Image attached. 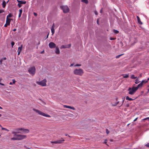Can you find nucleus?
Instances as JSON below:
<instances>
[{"mask_svg":"<svg viewBox=\"0 0 149 149\" xmlns=\"http://www.w3.org/2000/svg\"><path fill=\"white\" fill-rule=\"evenodd\" d=\"M84 73L83 70L80 68L76 69L73 71V73L74 74L80 76H81Z\"/></svg>","mask_w":149,"mask_h":149,"instance_id":"nucleus-1","label":"nucleus"},{"mask_svg":"<svg viewBox=\"0 0 149 149\" xmlns=\"http://www.w3.org/2000/svg\"><path fill=\"white\" fill-rule=\"evenodd\" d=\"M33 110L40 115H41L46 117H51V116L49 115L46 114L38 109H36L34 108H33Z\"/></svg>","mask_w":149,"mask_h":149,"instance_id":"nucleus-2","label":"nucleus"},{"mask_svg":"<svg viewBox=\"0 0 149 149\" xmlns=\"http://www.w3.org/2000/svg\"><path fill=\"white\" fill-rule=\"evenodd\" d=\"M137 89L135 87H133L132 88H129L128 89V91H129L128 94L131 95H133L136 91Z\"/></svg>","mask_w":149,"mask_h":149,"instance_id":"nucleus-3","label":"nucleus"},{"mask_svg":"<svg viewBox=\"0 0 149 149\" xmlns=\"http://www.w3.org/2000/svg\"><path fill=\"white\" fill-rule=\"evenodd\" d=\"M47 80L45 79L40 81H37L36 83L37 84L39 85L42 86H47Z\"/></svg>","mask_w":149,"mask_h":149,"instance_id":"nucleus-4","label":"nucleus"},{"mask_svg":"<svg viewBox=\"0 0 149 149\" xmlns=\"http://www.w3.org/2000/svg\"><path fill=\"white\" fill-rule=\"evenodd\" d=\"M16 130L21 131L22 132H17L20 133H27L29 132V130L28 129H24L23 128H18L15 130Z\"/></svg>","mask_w":149,"mask_h":149,"instance_id":"nucleus-5","label":"nucleus"},{"mask_svg":"<svg viewBox=\"0 0 149 149\" xmlns=\"http://www.w3.org/2000/svg\"><path fill=\"white\" fill-rule=\"evenodd\" d=\"M28 72L30 74L33 75L36 72V69L34 67H31L29 69Z\"/></svg>","mask_w":149,"mask_h":149,"instance_id":"nucleus-6","label":"nucleus"},{"mask_svg":"<svg viewBox=\"0 0 149 149\" xmlns=\"http://www.w3.org/2000/svg\"><path fill=\"white\" fill-rule=\"evenodd\" d=\"M61 8L65 13L68 12L69 10V9L67 6H62Z\"/></svg>","mask_w":149,"mask_h":149,"instance_id":"nucleus-7","label":"nucleus"},{"mask_svg":"<svg viewBox=\"0 0 149 149\" xmlns=\"http://www.w3.org/2000/svg\"><path fill=\"white\" fill-rule=\"evenodd\" d=\"M17 138H18V140H22V139L26 138V136L22 134H18L17 135Z\"/></svg>","mask_w":149,"mask_h":149,"instance_id":"nucleus-8","label":"nucleus"},{"mask_svg":"<svg viewBox=\"0 0 149 149\" xmlns=\"http://www.w3.org/2000/svg\"><path fill=\"white\" fill-rule=\"evenodd\" d=\"M49 46L50 48L52 49L56 47V45L54 43L51 42L49 43Z\"/></svg>","mask_w":149,"mask_h":149,"instance_id":"nucleus-9","label":"nucleus"},{"mask_svg":"<svg viewBox=\"0 0 149 149\" xmlns=\"http://www.w3.org/2000/svg\"><path fill=\"white\" fill-rule=\"evenodd\" d=\"M71 44H69V45H62L61 47L60 48L61 49L65 48H69L71 47Z\"/></svg>","mask_w":149,"mask_h":149,"instance_id":"nucleus-10","label":"nucleus"},{"mask_svg":"<svg viewBox=\"0 0 149 149\" xmlns=\"http://www.w3.org/2000/svg\"><path fill=\"white\" fill-rule=\"evenodd\" d=\"M63 107L64 108H67L68 109H72L73 110H74L75 109V108L73 107H72L69 106H67L66 105H64Z\"/></svg>","mask_w":149,"mask_h":149,"instance_id":"nucleus-11","label":"nucleus"},{"mask_svg":"<svg viewBox=\"0 0 149 149\" xmlns=\"http://www.w3.org/2000/svg\"><path fill=\"white\" fill-rule=\"evenodd\" d=\"M16 129H15L14 130L16 131V132L13 131L12 132V134H14V136H15L17 137V133H18L17 132H19V131L16 130H15Z\"/></svg>","mask_w":149,"mask_h":149,"instance_id":"nucleus-12","label":"nucleus"},{"mask_svg":"<svg viewBox=\"0 0 149 149\" xmlns=\"http://www.w3.org/2000/svg\"><path fill=\"white\" fill-rule=\"evenodd\" d=\"M10 20H11V19H10L6 18V23L8 24V25H9L10 24Z\"/></svg>","mask_w":149,"mask_h":149,"instance_id":"nucleus-13","label":"nucleus"},{"mask_svg":"<svg viewBox=\"0 0 149 149\" xmlns=\"http://www.w3.org/2000/svg\"><path fill=\"white\" fill-rule=\"evenodd\" d=\"M136 17L137 19L138 22L139 24H142V22H141L140 18L138 16H137Z\"/></svg>","mask_w":149,"mask_h":149,"instance_id":"nucleus-14","label":"nucleus"},{"mask_svg":"<svg viewBox=\"0 0 149 149\" xmlns=\"http://www.w3.org/2000/svg\"><path fill=\"white\" fill-rule=\"evenodd\" d=\"M55 53L57 54H59L60 53V51L58 47H56V48Z\"/></svg>","mask_w":149,"mask_h":149,"instance_id":"nucleus-15","label":"nucleus"},{"mask_svg":"<svg viewBox=\"0 0 149 149\" xmlns=\"http://www.w3.org/2000/svg\"><path fill=\"white\" fill-rule=\"evenodd\" d=\"M143 84H142L141 83L139 84L137 87H136V89L138 90V88L140 87H142Z\"/></svg>","mask_w":149,"mask_h":149,"instance_id":"nucleus-16","label":"nucleus"},{"mask_svg":"<svg viewBox=\"0 0 149 149\" xmlns=\"http://www.w3.org/2000/svg\"><path fill=\"white\" fill-rule=\"evenodd\" d=\"M61 139H62V140H57V143L60 144L64 141L65 140L63 138H61Z\"/></svg>","mask_w":149,"mask_h":149,"instance_id":"nucleus-17","label":"nucleus"},{"mask_svg":"<svg viewBox=\"0 0 149 149\" xmlns=\"http://www.w3.org/2000/svg\"><path fill=\"white\" fill-rule=\"evenodd\" d=\"M11 140H18V138L17 137L14 136L11 139Z\"/></svg>","mask_w":149,"mask_h":149,"instance_id":"nucleus-18","label":"nucleus"},{"mask_svg":"<svg viewBox=\"0 0 149 149\" xmlns=\"http://www.w3.org/2000/svg\"><path fill=\"white\" fill-rule=\"evenodd\" d=\"M126 100H128L130 101H131L134 100V99H132V98H130L128 96H126Z\"/></svg>","mask_w":149,"mask_h":149,"instance_id":"nucleus-19","label":"nucleus"},{"mask_svg":"<svg viewBox=\"0 0 149 149\" xmlns=\"http://www.w3.org/2000/svg\"><path fill=\"white\" fill-rule=\"evenodd\" d=\"M18 2L19 3H20V4H25L26 2L25 1H18Z\"/></svg>","mask_w":149,"mask_h":149,"instance_id":"nucleus-20","label":"nucleus"},{"mask_svg":"<svg viewBox=\"0 0 149 149\" xmlns=\"http://www.w3.org/2000/svg\"><path fill=\"white\" fill-rule=\"evenodd\" d=\"M6 2L5 1H3L2 2V5L3 6V8H4L6 6Z\"/></svg>","mask_w":149,"mask_h":149,"instance_id":"nucleus-21","label":"nucleus"},{"mask_svg":"<svg viewBox=\"0 0 149 149\" xmlns=\"http://www.w3.org/2000/svg\"><path fill=\"white\" fill-rule=\"evenodd\" d=\"M22 45L20 47H18V50L17 51L21 52V51H22Z\"/></svg>","mask_w":149,"mask_h":149,"instance_id":"nucleus-22","label":"nucleus"},{"mask_svg":"<svg viewBox=\"0 0 149 149\" xmlns=\"http://www.w3.org/2000/svg\"><path fill=\"white\" fill-rule=\"evenodd\" d=\"M51 32L52 33V34L53 35L55 32V30L54 28H51Z\"/></svg>","mask_w":149,"mask_h":149,"instance_id":"nucleus-23","label":"nucleus"},{"mask_svg":"<svg viewBox=\"0 0 149 149\" xmlns=\"http://www.w3.org/2000/svg\"><path fill=\"white\" fill-rule=\"evenodd\" d=\"M123 75L124 78H127L129 77V75L128 74H123Z\"/></svg>","mask_w":149,"mask_h":149,"instance_id":"nucleus-24","label":"nucleus"},{"mask_svg":"<svg viewBox=\"0 0 149 149\" xmlns=\"http://www.w3.org/2000/svg\"><path fill=\"white\" fill-rule=\"evenodd\" d=\"M147 82H148V81H145L144 80H143L141 81V83L143 84H144L146 83Z\"/></svg>","mask_w":149,"mask_h":149,"instance_id":"nucleus-25","label":"nucleus"},{"mask_svg":"<svg viewBox=\"0 0 149 149\" xmlns=\"http://www.w3.org/2000/svg\"><path fill=\"white\" fill-rule=\"evenodd\" d=\"M135 83L136 84H138L139 83V79L138 78H137L135 80Z\"/></svg>","mask_w":149,"mask_h":149,"instance_id":"nucleus-26","label":"nucleus"},{"mask_svg":"<svg viewBox=\"0 0 149 149\" xmlns=\"http://www.w3.org/2000/svg\"><path fill=\"white\" fill-rule=\"evenodd\" d=\"M12 16V15L11 14H9L7 16L6 18L9 19L8 17H11Z\"/></svg>","mask_w":149,"mask_h":149,"instance_id":"nucleus-27","label":"nucleus"},{"mask_svg":"<svg viewBox=\"0 0 149 149\" xmlns=\"http://www.w3.org/2000/svg\"><path fill=\"white\" fill-rule=\"evenodd\" d=\"M131 78L132 79H135L137 78L136 77H135L134 75H132L131 77Z\"/></svg>","mask_w":149,"mask_h":149,"instance_id":"nucleus-28","label":"nucleus"},{"mask_svg":"<svg viewBox=\"0 0 149 149\" xmlns=\"http://www.w3.org/2000/svg\"><path fill=\"white\" fill-rule=\"evenodd\" d=\"M81 1L84 2L86 3H87L88 2V0H81Z\"/></svg>","mask_w":149,"mask_h":149,"instance_id":"nucleus-29","label":"nucleus"},{"mask_svg":"<svg viewBox=\"0 0 149 149\" xmlns=\"http://www.w3.org/2000/svg\"><path fill=\"white\" fill-rule=\"evenodd\" d=\"M123 54H120L119 55H118V56H117L116 57V58H119L121 56H122V55H123Z\"/></svg>","mask_w":149,"mask_h":149,"instance_id":"nucleus-30","label":"nucleus"},{"mask_svg":"<svg viewBox=\"0 0 149 149\" xmlns=\"http://www.w3.org/2000/svg\"><path fill=\"white\" fill-rule=\"evenodd\" d=\"M2 130H5V131H9V130H8L5 128H4V127H2Z\"/></svg>","mask_w":149,"mask_h":149,"instance_id":"nucleus-31","label":"nucleus"},{"mask_svg":"<svg viewBox=\"0 0 149 149\" xmlns=\"http://www.w3.org/2000/svg\"><path fill=\"white\" fill-rule=\"evenodd\" d=\"M113 32L115 33H119V31L117 30H114Z\"/></svg>","mask_w":149,"mask_h":149,"instance_id":"nucleus-32","label":"nucleus"},{"mask_svg":"<svg viewBox=\"0 0 149 149\" xmlns=\"http://www.w3.org/2000/svg\"><path fill=\"white\" fill-rule=\"evenodd\" d=\"M81 65L80 64H76L74 65V66L75 67H79L81 66Z\"/></svg>","mask_w":149,"mask_h":149,"instance_id":"nucleus-33","label":"nucleus"},{"mask_svg":"<svg viewBox=\"0 0 149 149\" xmlns=\"http://www.w3.org/2000/svg\"><path fill=\"white\" fill-rule=\"evenodd\" d=\"M119 103V102L118 101L115 104L112 105V106H116Z\"/></svg>","mask_w":149,"mask_h":149,"instance_id":"nucleus-34","label":"nucleus"},{"mask_svg":"<svg viewBox=\"0 0 149 149\" xmlns=\"http://www.w3.org/2000/svg\"><path fill=\"white\" fill-rule=\"evenodd\" d=\"M51 143H54L55 144H57V141H51Z\"/></svg>","mask_w":149,"mask_h":149,"instance_id":"nucleus-35","label":"nucleus"},{"mask_svg":"<svg viewBox=\"0 0 149 149\" xmlns=\"http://www.w3.org/2000/svg\"><path fill=\"white\" fill-rule=\"evenodd\" d=\"M14 44H15V42H14L12 41L11 42V45L12 47H13V46H14Z\"/></svg>","mask_w":149,"mask_h":149,"instance_id":"nucleus-36","label":"nucleus"},{"mask_svg":"<svg viewBox=\"0 0 149 149\" xmlns=\"http://www.w3.org/2000/svg\"><path fill=\"white\" fill-rule=\"evenodd\" d=\"M106 132L107 134H108L109 133V131L107 129H106Z\"/></svg>","mask_w":149,"mask_h":149,"instance_id":"nucleus-37","label":"nucleus"},{"mask_svg":"<svg viewBox=\"0 0 149 149\" xmlns=\"http://www.w3.org/2000/svg\"><path fill=\"white\" fill-rule=\"evenodd\" d=\"M4 12V10H0V14L3 13Z\"/></svg>","mask_w":149,"mask_h":149,"instance_id":"nucleus-38","label":"nucleus"},{"mask_svg":"<svg viewBox=\"0 0 149 149\" xmlns=\"http://www.w3.org/2000/svg\"><path fill=\"white\" fill-rule=\"evenodd\" d=\"M107 139H105V141L104 142V143L105 144H106L107 145H108L107 143Z\"/></svg>","mask_w":149,"mask_h":149,"instance_id":"nucleus-39","label":"nucleus"},{"mask_svg":"<svg viewBox=\"0 0 149 149\" xmlns=\"http://www.w3.org/2000/svg\"><path fill=\"white\" fill-rule=\"evenodd\" d=\"M19 13H20L22 14V9H20L19 10Z\"/></svg>","mask_w":149,"mask_h":149,"instance_id":"nucleus-40","label":"nucleus"},{"mask_svg":"<svg viewBox=\"0 0 149 149\" xmlns=\"http://www.w3.org/2000/svg\"><path fill=\"white\" fill-rule=\"evenodd\" d=\"M21 4H20V3H19L18 4V7H19V8H20L21 7Z\"/></svg>","mask_w":149,"mask_h":149,"instance_id":"nucleus-41","label":"nucleus"},{"mask_svg":"<svg viewBox=\"0 0 149 149\" xmlns=\"http://www.w3.org/2000/svg\"><path fill=\"white\" fill-rule=\"evenodd\" d=\"M3 59H1L0 60V64H1L2 63V61H3Z\"/></svg>","mask_w":149,"mask_h":149,"instance_id":"nucleus-42","label":"nucleus"},{"mask_svg":"<svg viewBox=\"0 0 149 149\" xmlns=\"http://www.w3.org/2000/svg\"><path fill=\"white\" fill-rule=\"evenodd\" d=\"M12 81H13V84H14L16 82V81L14 79H13Z\"/></svg>","mask_w":149,"mask_h":149,"instance_id":"nucleus-43","label":"nucleus"},{"mask_svg":"<svg viewBox=\"0 0 149 149\" xmlns=\"http://www.w3.org/2000/svg\"><path fill=\"white\" fill-rule=\"evenodd\" d=\"M116 39V38H110V40H114Z\"/></svg>","mask_w":149,"mask_h":149,"instance_id":"nucleus-44","label":"nucleus"},{"mask_svg":"<svg viewBox=\"0 0 149 149\" xmlns=\"http://www.w3.org/2000/svg\"><path fill=\"white\" fill-rule=\"evenodd\" d=\"M22 14L20 13H19V15H18V17L20 18V17L21 15Z\"/></svg>","mask_w":149,"mask_h":149,"instance_id":"nucleus-45","label":"nucleus"},{"mask_svg":"<svg viewBox=\"0 0 149 149\" xmlns=\"http://www.w3.org/2000/svg\"><path fill=\"white\" fill-rule=\"evenodd\" d=\"M8 25V24H7V23H6V24H5L4 26L5 27H7V26Z\"/></svg>","mask_w":149,"mask_h":149,"instance_id":"nucleus-46","label":"nucleus"},{"mask_svg":"<svg viewBox=\"0 0 149 149\" xmlns=\"http://www.w3.org/2000/svg\"><path fill=\"white\" fill-rule=\"evenodd\" d=\"M142 76V74L141 73L140 74L139 76V77H138V78L141 77Z\"/></svg>","mask_w":149,"mask_h":149,"instance_id":"nucleus-47","label":"nucleus"},{"mask_svg":"<svg viewBox=\"0 0 149 149\" xmlns=\"http://www.w3.org/2000/svg\"><path fill=\"white\" fill-rule=\"evenodd\" d=\"M54 23L52 25V27H51V28H54Z\"/></svg>","mask_w":149,"mask_h":149,"instance_id":"nucleus-48","label":"nucleus"},{"mask_svg":"<svg viewBox=\"0 0 149 149\" xmlns=\"http://www.w3.org/2000/svg\"><path fill=\"white\" fill-rule=\"evenodd\" d=\"M95 13L96 15H97V14H98V13L96 11H95Z\"/></svg>","mask_w":149,"mask_h":149,"instance_id":"nucleus-49","label":"nucleus"},{"mask_svg":"<svg viewBox=\"0 0 149 149\" xmlns=\"http://www.w3.org/2000/svg\"><path fill=\"white\" fill-rule=\"evenodd\" d=\"M17 52H18V55H19L20 54L21 52L17 51Z\"/></svg>","mask_w":149,"mask_h":149,"instance_id":"nucleus-50","label":"nucleus"},{"mask_svg":"<svg viewBox=\"0 0 149 149\" xmlns=\"http://www.w3.org/2000/svg\"><path fill=\"white\" fill-rule=\"evenodd\" d=\"M33 14H34V15L35 16H37V14L36 13H33Z\"/></svg>","mask_w":149,"mask_h":149,"instance_id":"nucleus-51","label":"nucleus"},{"mask_svg":"<svg viewBox=\"0 0 149 149\" xmlns=\"http://www.w3.org/2000/svg\"><path fill=\"white\" fill-rule=\"evenodd\" d=\"M1 59H3V60H6V58L5 57L3 58H2Z\"/></svg>","mask_w":149,"mask_h":149,"instance_id":"nucleus-52","label":"nucleus"},{"mask_svg":"<svg viewBox=\"0 0 149 149\" xmlns=\"http://www.w3.org/2000/svg\"><path fill=\"white\" fill-rule=\"evenodd\" d=\"M44 53V51L43 50V51H42L40 53L41 54H43V53Z\"/></svg>","mask_w":149,"mask_h":149,"instance_id":"nucleus-53","label":"nucleus"},{"mask_svg":"<svg viewBox=\"0 0 149 149\" xmlns=\"http://www.w3.org/2000/svg\"><path fill=\"white\" fill-rule=\"evenodd\" d=\"M137 118H135V119H134V121H136L137 120Z\"/></svg>","mask_w":149,"mask_h":149,"instance_id":"nucleus-54","label":"nucleus"},{"mask_svg":"<svg viewBox=\"0 0 149 149\" xmlns=\"http://www.w3.org/2000/svg\"><path fill=\"white\" fill-rule=\"evenodd\" d=\"M146 146L149 147V143H148L147 144H146Z\"/></svg>","mask_w":149,"mask_h":149,"instance_id":"nucleus-55","label":"nucleus"},{"mask_svg":"<svg viewBox=\"0 0 149 149\" xmlns=\"http://www.w3.org/2000/svg\"><path fill=\"white\" fill-rule=\"evenodd\" d=\"M74 65L73 63L71 64L70 66V67Z\"/></svg>","mask_w":149,"mask_h":149,"instance_id":"nucleus-56","label":"nucleus"},{"mask_svg":"<svg viewBox=\"0 0 149 149\" xmlns=\"http://www.w3.org/2000/svg\"><path fill=\"white\" fill-rule=\"evenodd\" d=\"M0 84L2 85V86H4V84H2V83H0Z\"/></svg>","mask_w":149,"mask_h":149,"instance_id":"nucleus-57","label":"nucleus"},{"mask_svg":"<svg viewBox=\"0 0 149 149\" xmlns=\"http://www.w3.org/2000/svg\"><path fill=\"white\" fill-rule=\"evenodd\" d=\"M16 29H14L13 30V31H16Z\"/></svg>","mask_w":149,"mask_h":149,"instance_id":"nucleus-58","label":"nucleus"},{"mask_svg":"<svg viewBox=\"0 0 149 149\" xmlns=\"http://www.w3.org/2000/svg\"><path fill=\"white\" fill-rule=\"evenodd\" d=\"M13 84V83H12L11 82H10V83H9V84L10 85H12Z\"/></svg>","mask_w":149,"mask_h":149,"instance_id":"nucleus-59","label":"nucleus"},{"mask_svg":"<svg viewBox=\"0 0 149 149\" xmlns=\"http://www.w3.org/2000/svg\"><path fill=\"white\" fill-rule=\"evenodd\" d=\"M2 80V78H0V82H1Z\"/></svg>","mask_w":149,"mask_h":149,"instance_id":"nucleus-60","label":"nucleus"},{"mask_svg":"<svg viewBox=\"0 0 149 149\" xmlns=\"http://www.w3.org/2000/svg\"><path fill=\"white\" fill-rule=\"evenodd\" d=\"M124 99L123 98V102H122V104L121 105L123 104V102H124Z\"/></svg>","mask_w":149,"mask_h":149,"instance_id":"nucleus-61","label":"nucleus"},{"mask_svg":"<svg viewBox=\"0 0 149 149\" xmlns=\"http://www.w3.org/2000/svg\"><path fill=\"white\" fill-rule=\"evenodd\" d=\"M40 44V41H39L38 43V45H39Z\"/></svg>","mask_w":149,"mask_h":149,"instance_id":"nucleus-62","label":"nucleus"},{"mask_svg":"<svg viewBox=\"0 0 149 149\" xmlns=\"http://www.w3.org/2000/svg\"><path fill=\"white\" fill-rule=\"evenodd\" d=\"M147 120H149V117H147L146 118Z\"/></svg>","mask_w":149,"mask_h":149,"instance_id":"nucleus-63","label":"nucleus"},{"mask_svg":"<svg viewBox=\"0 0 149 149\" xmlns=\"http://www.w3.org/2000/svg\"><path fill=\"white\" fill-rule=\"evenodd\" d=\"M143 120H147V119H146V118H145Z\"/></svg>","mask_w":149,"mask_h":149,"instance_id":"nucleus-64","label":"nucleus"}]
</instances>
